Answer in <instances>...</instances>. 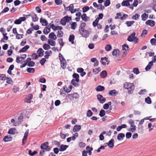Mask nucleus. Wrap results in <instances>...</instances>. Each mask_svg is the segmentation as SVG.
Masks as SVG:
<instances>
[{
  "instance_id": "4be33fe9",
  "label": "nucleus",
  "mask_w": 156,
  "mask_h": 156,
  "mask_svg": "<svg viewBox=\"0 0 156 156\" xmlns=\"http://www.w3.org/2000/svg\"><path fill=\"white\" fill-rule=\"evenodd\" d=\"M30 48V46L28 45H26L23 48L21 49L20 50L19 53H22L26 52Z\"/></svg>"
},
{
  "instance_id": "ddd939ff",
  "label": "nucleus",
  "mask_w": 156,
  "mask_h": 156,
  "mask_svg": "<svg viewBox=\"0 0 156 156\" xmlns=\"http://www.w3.org/2000/svg\"><path fill=\"white\" fill-rule=\"evenodd\" d=\"M146 24L151 26V27L154 26L155 25V22L153 20H148L146 22Z\"/></svg>"
},
{
  "instance_id": "13d9d810",
  "label": "nucleus",
  "mask_w": 156,
  "mask_h": 156,
  "mask_svg": "<svg viewBox=\"0 0 156 156\" xmlns=\"http://www.w3.org/2000/svg\"><path fill=\"white\" fill-rule=\"evenodd\" d=\"M77 24L76 22H73L71 24V28L73 30H75Z\"/></svg>"
},
{
  "instance_id": "72a5a7b5",
  "label": "nucleus",
  "mask_w": 156,
  "mask_h": 156,
  "mask_svg": "<svg viewBox=\"0 0 156 156\" xmlns=\"http://www.w3.org/2000/svg\"><path fill=\"white\" fill-rule=\"evenodd\" d=\"M61 67L62 69H66V61L62 62L61 61L60 62Z\"/></svg>"
},
{
  "instance_id": "79ce46f5",
  "label": "nucleus",
  "mask_w": 156,
  "mask_h": 156,
  "mask_svg": "<svg viewBox=\"0 0 156 156\" xmlns=\"http://www.w3.org/2000/svg\"><path fill=\"white\" fill-rule=\"evenodd\" d=\"M122 49L123 50L126 51H129V48L128 45L126 44H124L122 45Z\"/></svg>"
},
{
  "instance_id": "393cba45",
  "label": "nucleus",
  "mask_w": 156,
  "mask_h": 156,
  "mask_svg": "<svg viewBox=\"0 0 156 156\" xmlns=\"http://www.w3.org/2000/svg\"><path fill=\"white\" fill-rule=\"evenodd\" d=\"M107 73L105 70L102 71L100 73V76L102 78H105L107 76Z\"/></svg>"
},
{
  "instance_id": "f257e3e1",
  "label": "nucleus",
  "mask_w": 156,
  "mask_h": 156,
  "mask_svg": "<svg viewBox=\"0 0 156 156\" xmlns=\"http://www.w3.org/2000/svg\"><path fill=\"white\" fill-rule=\"evenodd\" d=\"M86 25L85 23H81L79 26V31L82 37L87 38L89 36L90 33L88 30H85Z\"/></svg>"
},
{
  "instance_id": "0e129e2a",
  "label": "nucleus",
  "mask_w": 156,
  "mask_h": 156,
  "mask_svg": "<svg viewBox=\"0 0 156 156\" xmlns=\"http://www.w3.org/2000/svg\"><path fill=\"white\" fill-rule=\"evenodd\" d=\"M79 145L80 148H83L86 146V144L82 142H81L79 143Z\"/></svg>"
},
{
  "instance_id": "aec40b11",
  "label": "nucleus",
  "mask_w": 156,
  "mask_h": 156,
  "mask_svg": "<svg viewBox=\"0 0 156 156\" xmlns=\"http://www.w3.org/2000/svg\"><path fill=\"white\" fill-rule=\"evenodd\" d=\"M81 17L82 20L85 22H87L90 19V17L87 16L86 14L85 13H83L81 16Z\"/></svg>"
},
{
  "instance_id": "473e14b6",
  "label": "nucleus",
  "mask_w": 156,
  "mask_h": 156,
  "mask_svg": "<svg viewBox=\"0 0 156 156\" xmlns=\"http://www.w3.org/2000/svg\"><path fill=\"white\" fill-rule=\"evenodd\" d=\"M40 22L42 23V26L44 25L43 23H45V26H47L48 24L47 21L45 19H42V18H41L40 19Z\"/></svg>"
},
{
  "instance_id": "f3484780",
  "label": "nucleus",
  "mask_w": 156,
  "mask_h": 156,
  "mask_svg": "<svg viewBox=\"0 0 156 156\" xmlns=\"http://www.w3.org/2000/svg\"><path fill=\"white\" fill-rule=\"evenodd\" d=\"M44 51L41 48H39L37 51V53L38 54L39 57H41L44 55Z\"/></svg>"
},
{
  "instance_id": "5fc2aeb1",
  "label": "nucleus",
  "mask_w": 156,
  "mask_h": 156,
  "mask_svg": "<svg viewBox=\"0 0 156 156\" xmlns=\"http://www.w3.org/2000/svg\"><path fill=\"white\" fill-rule=\"evenodd\" d=\"M150 43L152 45H155L156 44V39L153 38L151 39Z\"/></svg>"
},
{
  "instance_id": "a18cd8bd",
  "label": "nucleus",
  "mask_w": 156,
  "mask_h": 156,
  "mask_svg": "<svg viewBox=\"0 0 156 156\" xmlns=\"http://www.w3.org/2000/svg\"><path fill=\"white\" fill-rule=\"evenodd\" d=\"M58 57H59V60L60 62H61V61L63 62H66V60L64 57L63 56L62 54L60 53H59L58 55Z\"/></svg>"
},
{
  "instance_id": "4d7b16f0",
  "label": "nucleus",
  "mask_w": 156,
  "mask_h": 156,
  "mask_svg": "<svg viewBox=\"0 0 156 156\" xmlns=\"http://www.w3.org/2000/svg\"><path fill=\"white\" fill-rule=\"evenodd\" d=\"M28 131L29 130L28 129L26 131L25 133L24 134V135L23 138L22 139V140H26L27 139L28 136Z\"/></svg>"
},
{
  "instance_id": "680f3d73",
  "label": "nucleus",
  "mask_w": 156,
  "mask_h": 156,
  "mask_svg": "<svg viewBox=\"0 0 156 156\" xmlns=\"http://www.w3.org/2000/svg\"><path fill=\"white\" fill-rule=\"evenodd\" d=\"M93 115V112L90 110H88L87 113V116L88 117H90Z\"/></svg>"
},
{
  "instance_id": "ea45409f",
  "label": "nucleus",
  "mask_w": 156,
  "mask_h": 156,
  "mask_svg": "<svg viewBox=\"0 0 156 156\" xmlns=\"http://www.w3.org/2000/svg\"><path fill=\"white\" fill-rule=\"evenodd\" d=\"M32 14H33L34 16V17H32V21L34 22H35L38 20V18L37 17V15L35 13H34L33 12H32Z\"/></svg>"
},
{
  "instance_id": "774afa93",
  "label": "nucleus",
  "mask_w": 156,
  "mask_h": 156,
  "mask_svg": "<svg viewBox=\"0 0 156 156\" xmlns=\"http://www.w3.org/2000/svg\"><path fill=\"white\" fill-rule=\"evenodd\" d=\"M55 2L57 5H61L62 2V0H55Z\"/></svg>"
},
{
  "instance_id": "338daca9",
  "label": "nucleus",
  "mask_w": 156,
  "mask_h": 156,
  "mask_svg": "<svg viewBox=\"0 0 156 156\" xmlns=\"http://www.w3.org/2000/svg\"><path fill=\"white\" fill-rule=\"evenodd\" d=\"M55 34L54 32H51L49 34L48 36V37L49 38L52 39L53 38V37H55Z\"/></svg>"
},
{
  "instance_id": "f03ea898",
  "label": "nucleus",
  "mask_w": 156,
  "mask_h": 156,
  "mask_svg": "<svg viewBox=\"0 0 156 156\" xmlns=\"http://www.w3.org/2000/svg\"><path fill=\"white\" fill-rule=\"evenodd\" d=\"M72 76L75 79H73L71 81V83L75 87H78L79 86V84L78 83L80 81L79 75L77 73H74L73 74Z\"/></svg>"
},
{
  "instance_id": "2eb2a0df",
  "label": "nucleus",
  "mask_w": 156,
  "mask_h": 156,
  "mask_svg": "<svg viewBox=\"0 0 156 156\" xmlns=\"http://www.w3.org/2000/svg\"><path fill=\"white\" fill-rule=\"evenodd\" d=\"M12 140V137L10 135H7L5 136L3 139V140L5 142L11 141Z\"/></svg>"
},
{
  "instance_id": "b1692460",
  "label": "nucleus",
  "mask_w": 156,
  "mask_h": 156,
  "mask_svg": "<svg viewBox=\"0 0 156 156\" xmlns=\"http://www.w3.org/2000/svg\"><path fill=\"white\" fill-rule=\"evenodd\" d=\"M86 149L87 153H88L89 155H91L92 154L91 151L93 150V148L92 147H90L89 146H88L86 147Z\"/></svg>"
},
{
  "instance_id": "69168bd1",
  "label": "nucleus",
  "mask_w": 156,
  "mask_h": 156,
  "mask_svg": "<svg viewBox=\"0 0 156 156\" xmlns=\"http://www.w3.org/2000/svg\"><path fill=\"white\" fill-rule=\"evenodd\" d=\"M110 0H106L104 3V5L105 7H107L109 6L110 4Z\"/></svg>"
},
{
  "instance_id": "58836bf2",
  "label": "nucleus",
  "mask_w": 156,
  "mask_h": 156,
  "mask_svg": "<svg viewBox=\"0 0 156 156\" xmlns=\"http://www.w3.org/2000/svg\"><path fill=\"white\" fill-rule=\"evenodd\" d=\"M43 48L44 50H47L49 49L51 47L48 44H43Z\"/></svg>"
},
{
  "instance_id": "423d86ee",
  "label": "nucleus",
  "mask_w": 156,
  "mask_h": 156,
  "mask_svg": "<svg viewBox=\"0 0 156 156\" xmlns=\"http://www.w3.org/2000/svg\"><path fill=\"white\" fill-rule=\"evenodd\" d=\"M97 99L99 101L101 104H103L105 102L106 98L103 97L102 95L100 94H98L97 95Z\"/></svg>"
},
{
  "instance_id": "8fccbe9b",
  "label": "nucleus",
  "mask_w": 156,
  "mask_h": 156,
  "mask_svg": "<svg viewBox=\"0 0 156 156\" xmlns=\"http://www.w3.org/2000/svg\"><path fill=\"white\" fill-rule=\"evenodd\" d=\"M23 114L21 113L20 116L18 117V121L19 123H21L23 121Z\"/></svg>"
},
{
  "instance_id": "c03bdc74",
  "label": "nucleus",
  "mask_w": 156,
  "mask_h": 156,
  "mask_svg": "<svg viewBox=\"0 0 156 156\" xmlns=\"http://www.w3.org/2000/svg\"><path fill=\"white\" fill-rule=\"evenodd\" d=\"M27 72L30 73H33L35 72V69L33 68H28L27 69Z\"/></svg>"
},
{
  "instance_id": "6e6552de",
  "label": "nucleus",
  "mask_w": 156,
  "mask_h": 156,
  "mask_svg": "<svg viewBox=\"0 0 156 156\" xmlns=\"http://www.w3.org/2000/svg\"><path fill=\"white\" fill-rule=\"evenodd\" d=\"M68 98L70 99L73 98L77 99L79 98V96L78 94L76 93H74L73 94H68Z\"/></svg>"
},
{
  "instance_id": "37998d69",
  "label": "nucleus",
  "mask_w": 156,
  "mask_h": 156,
  "mask_svg": "<svg viewBox=\"0 0 156 156\" xmlns=\"http://www.w3.org/2000/svg\"><path fill=\"white\" fill-rule=\"evenodd\" d=\"M145 102L146 103L150 104L151 103L152 101L151 98L149 97L145 98Z\"/></svg>"
},
{
  "instance_id": "7ed1b4c3",
  "label": "nucleus",
  "mask_w": 156,
  "mask_h": 156,
  "mask_svg": "<svg viewBox=\"0 0 156 156\" xmlns=\"http://www.w3.org/2000/svg\"><path fill=\"white\" fill-rule=\"evenodd\" d=\"M72 20V17L66 16L63 17L60 20V23L62 25H65L67 22H69Z\"/></svg>"
},
{
  "instance_id": "a211bd4d",
  "label": "nucleus",
  "mask_w": 156,
  "mask_h": 156,
  "mask_svg": "<svg viewBox=\"0 0 156 156\" xmlns=\"http://www.w3.org/2000/svg\"><path fill=\"white\" fill-rule=\"evenodd\" d=\"M59 147L60 151H63L69 147V146L66 145L61 144Z\"/></svg>"
},
{
  "instance_id": "4468645a",
  "label": "nucleus",
  "mask_w": 156,
  "mask_h": 156,
  "mask_svg": "<svg viewBox=\"0 0 156 156\" xmlns=\"http://www.w3.org/2000/svg\"><path fill=\"white\" fill-rule=\"evenodd\" d=\"M120 51L118 49H115L113 50L112 52V55L114 56L117 57L119 56Z\"/></svg>"
},
{
  "instance_id": "39448f33",
  "label": "nucleus",
  "mask_w": 156,
  "mask_h": 156,
  "mask_svg": "<svg viewBox=\"0 0 156 156\" xmlns=\"http://www.w3.org/2000/svg\"><path fill=\"white\" fill-rule=\"evenodd\" d=\"M121 5L123 6L129 7V9H133V6L130 4L128 0H123L121 3Z\"/></svg>"
},
{
  "instance_id": "bb28decb",
  "label": "nucleus",
  "mask_w": 156,
  "mask_h": 156,
  "mask_svg": "<svg viewBox=\"0 0 156 156\" xmlns=\"http://www.w3.org/2000/svg\"><path fill=\"white\" fill-rule=\"evenodd\" d=\"M51 27H46L44 29L43 32L44 34H48L50 31V28Z\"/></svg>"
},
{
  "instance_id": "49530a36",
  "label": "nucleus",
  "mask_w": 156,
  "mask_h": 156,
  "mask_svg": "<svg viewBox=\"0 0 156 156\" xmlns=\"http://www.w3.org/2000/svg\"><path fill=\"white\" fill-rule=\"evenodd\" d=\"M57 36L58 37H60L63 36V31L61 30L58 31L57 32Z\"/></svg>"
},
{
  "instance_id": "4c0bfd02",
  "label": "nucleus",
  "mask_w": 156,
  "mask_h": 156,
  "mask_svg": "<svg viewBox=\"0 0 156 156\" xmlns=\"http://www.w3.org/2000/svg\"><path fill=\"white\" fill-rule=\"evenodd\" d=\"M48 43L51 46H55V41L51 39H48Z\"/></svg>"
},
{
  "instance_id": "052dcab7",
  "label": "nucleus",
  "mask_w": 156,
  "mask_h": 156,
  "mask_svg": "<svg viewBox=\"0 0 156 156\" xmlns=\"http://www.w3.org/2000/svg\"><path fill=\"white\" fill-rule=\"evenodd\" d=\"M133 72L136 75L140 73L139 69L137 68H135L133 69Z\"/></svg>"
},
{
  "instance_id": "6e6d98bb",
  "label": "nucleus",
  "mask_w": 156,
  "mask_h": 156,
  "mask_svg": "<svg viewBox=\"0 0 156 156\" xmlns=\"http://www.w3.org/2000/svg\"><path fill=\"white\" fill-rule=\"evenodd\" d=\"M90 9V7L88 6H85L82 8L83 12H85Z\"/></svg>"
},
{
  "instance_id": "a878e982",
  "label": "nucleus",
  "mask_w": 156,
  "mask_h": 156,
  "mask_svg": "<svg viewBox=\"0 0 156 156\" xmlns=\"http://www.w3.org/2000/svg\"><path fill=\"white\" fill-rule=\"evenodd\" d=\"M75 39V36L73 34H71L69 35V41L71 42L72 44H74V40Z\"/></svg>"
},
{
  "instance_id": "6ab92c4d",
  "label": "nucleus",
  "mask_w": 156,
  "mask_h": 156,
  "mask_svg": "<svg viewBox=\"0 0 156 156\" xmlns=\"http://www.w3.org/2000/svg\"><path fill=\"white\" fill-rule=\"evenodd\" d=\"M16 130V129L15 128H12L10 129L8 133L9 134L14 135L16 133H17L18 132H16L15 131Z\"/></svg>"
},
{
  "instance_id": "c9c22d12",
  "label": "nucleus",
  "mask_w": 156,
  "mask_h": 156,
  "mask_svg": "<svg viewBox=\"0 0 156 156\" xmlns=\"http://www.w3.org/2000/svg\"><path fill=\"white\" fill-rule=\"evenodd\" d=\"M131 127L133 128H130L128 129V130L130 132H134L136 129V126L135 125H130Z\"/></svg>"
},
{
  "instance_id": "864d4df0",
  "label": "nucleus",
  "mask_w": 156,
  "mask_h": 156,
  "mask_svg": "<svg viewBox=\"0 0 156 156\" xmlns=\"http://www.w3.org/2000/svg\"><path fill=\"white\" fill-rule=\"evenodd\" d=\"M35 62L33 61H31L28 62L27 64V66L30 67H33L35 65Z\"/></svg>"
},
{
  "instance_id": "2f4dec72",
  "label": "nucleus",
  "mask_w": 156,
  "mask_h": 156,
  "mask_svg": "<svg viewBox=\"0 0 156 156\" xmlns=\"http://www.w3.org/2000/svg\"><path fill=\"white\" fill-rule=\"evenodd\" d=\"M141 17H142V20L145 21L146 20V19L147 18L148 15L145 13L141 15Z\"/></svg>"
},
{
  "instance_id": "412c9836",
  "label": "nucleus",
  "mask_w": 156,
  "mask_h": 156,
  "mask_svg": "<svg viewBox=\"0 0 156 156\" xmlns=\"http://www.w3.org/2000/svg\"><path fill=\"white\" fill-rule=\"evenodd\" d=\"M81 128L80 125H75L73 128V131L74 132H78L81 129Z\"/></svg>"
},
{
  "instance_id": "dca6fc26",
  "label": "nucleus",
  "mask_w": 156,
  "mask_h": 156,
  "mask_svg": "<svg viewBox=\"0 0 156 156\" xmlns=\"http://www.w3.org/2000/svg\"><path fill=\"white\" fill-rule=\"evenodd\" d=\"M134 88V84L131 86L129 87V88H128L127 89L128 90V94H132L133 92Z\"/></svg>"
},
{
  "instance_id": "a19ab883",
  "label": "nucleus",
  "mask_w": 156,
  "mask_h": 156,
  "mask_svg": "<svg viewBox=\"0 0 156 156\" xmlns=\"http://www.w3.org/2000/svg\"><path fill=\"white\" fill-rule=\"evenodd\" d=\"M135 22L134 21H126L125 23L127 25L128 27H129L131 26V25L133 24Z\"/></svg>"
},
{
  "instance_id": "1a4fd4ad",
  "label": "nucleus",
  "mask_w": 156,
  "mask_h": 156,
  "mask_svg": "<svg viewBox=\"0 0 156 156\" xmlns=\"http://www.w3.org/2000/svg\"><path fill=\"white\" fill-rule=\"evenodd\" d=\"M49 25L50 26V27L53 30H61L63 29V28L62 26H56L53 24H51V23H50Z\"/></svg>"
},
{
  "instance_id": "c756f323",
  "label": "nucleus",
  "mask_w": 156,
  "mask_h": 156,
  "mask_svg": "<svg viewBox=\"0 0 156 156\" xmlns=\"http://www.w3.org/2000/svg\"><path fill=\"white\" fill-rule=\"evenodd\" d=\"M153 63H152L151 62H149L148 65L145 68V70L146 71H148L149 70H150L152 66L153 65Z\"/></svg>"
},
{
  "instance_id": "bf43d9fd",
  "label": "nucleus",
  "mask_w": 156,
  "mask_h": 156,
  "mask_svg": "<svg viewBox=\"0 0 156 156\" xmlns=\"http://www.w3.org/2000/svg\"><path fill=\"white\" fill-rule=\"evenodd\" d=\"M9 9L8 7H6L0 13V15H1L2 14L7 12L8 11H9Z\"/></svg>"
},
{
  "instance_id": "09e8293b",
  "label": "nucleus",
  "mask_w": 156,
  "mask_h": 156,
  "mask_svg": "<svg viewBox=\"0 0 156 156\" xmlns=\"http://www.w3.org/2000/svg\"><path fill=\"white\" fill-rule=\"evenodd\" d=\"M74 6L73 4H71L69 6L66 8L67 10L69 11H71L73 9Z\"/></svg>"
},
{
  "instance_id": "9d476101",
  "label": "nucleus",
  "mask_w": 156,
  "mask_h": 156,
  "mask_svg": "<svg viewBox=\"0 0 156 156\" xmlns=\"http://www.w3.org/2000/svg\"><path fill=\"white\" fill-rule=\"evenodd\" d=\"M136 33L135 32L129 35L128 37L127 40L129 42H132L134 41V38L135 36Z\"/></svg>"
},
{
  "instance_id": "3c124183",
  "label": "nucleus",
  "mask_w": 156,
  "mask_h": 156,
  "mask_svg": "<svg viewBox=\"0 0 156 156\" xmlns=\"http://www.w3.org/2000/svg\"><path fill=\"white\" fill-rule=\"evenodd\" d=\"M112 48L111 45L109 44H107L105 47V49L107 51H109L111 50Z\"/></svg>"
},
{
  "instance_id": "603ef678",
  "label": "nucleus",
  "mask_w": 156,
  "mask_h": 156,
  "mask_svg": "<svg viewBox=\"0 0 156 156\" xmlns=\"http://www.w3.org/2000/svg\"><path fill=\"white\" fill-rule=\"evenodd\" d=\"M140 16L139 14L138 13H136L134 15H133L132 16V19L134 20H136L137 19H139V17Z\"/></svg>"
},
{
  "instance_id": "5701e85b",
  "label": "nucleus",
  "mask_w": 156,
  "mask_h": 156,
  "mask_svg": "<svg viewBox=\"0 0 156 156\" xmlns=\"http://www.w3.org/2000/svg\"><path fill=\"white\" fill-rule=\"evenodd\" d=\"M125 136L124 134L122 133H119L117 136V139L118 140H122Z\"/></svg>"
},
{
  "instance_id": "c85d7f7f",
  "label": "nucleus",
  "mask_w": 156,
  "mask_h": 156,
  "mask_svg": "<svg viewBox=\"0 0 156 156\" xmlns=\"http://www.w3.org/2000/svg\"><path fill=\"white\" fill-rule=\"evenodd\" d=\"M133 84V83H130L129 82H125L124 84L123 87L125 89H127L128 88H129V87L131 86Z\"/></svg>"
},
{
  "instance_id": "e433bc0d",
  "label": "nucleus",
  "mask_w": 156,
  "mask_h": 156,
  "mask_svg": "<svg viewBox=\"0 0 156 156\" xmlns=\"http://www.w3.org/2000/svg\"><path fill=\"white\" fill-rule=\"evenodd\" d=\"M105 115V112L103 109H101L99 112V115L100 117H104Z\"/></svg>"
},
{
  "instance_id": "e2e57ef3",
  "label": "nucleus",
  "mask_w": 156,
  "mask_h": 156,
  "mask_svg": "<svg viewBox=\"0 0 156 156\" xmlns=\"http://www.w3.org/2000/svg\"><path fill=\"white\" fill-rule=\"evenodd\" d=\"M46 61V59H45L44 58H42L41 60L40 61V62L41 65L42 66H43L44 65L45 62Z\"/></svg>"
},
{
  "instance_id": "f704fd0d",
  "label": "nucleus",
  "mask_w": 156,
  "mask_h": 156,
  "mask_svg": "<svg viewBox=\"0 0 156 156\" xmlns=\"http://www.w3.org/2000/svg\"><path fill=\"white\" fill-rule=\"evenodd\" d=\"M101 71V68L100 67L96 68L93 70V72L94 73V74H98Z\"/></svg>"
},
{
  "instance_id": "f8f14e48",
  "label": "nucleus",
  "mask_w": 156,
  "mask_h": 156,
  "mask_svg": "<svg viewBox=\"0 0 156 156\" xmlns=\"http://www.w3.org/2000/svg\"><path fill=\"white\" fill-rule=\"evenodd\" d=\"M118 92L115 89L110 90L109 91L108 94L110 96H115L117 95Z\"/></svg>"
},
{
  "instance_id": "9b49d317",
  "label": "nucleus",
  "mask_w": 156,
  "mask_h": 156,
  "mask_svg": "<svg viewBox=\"0 0 156 156\" xmlns=\"http://www.w3.org/2000/svg\"><path fill=\"white\" fill-rule=\"evenodd\" d=\"M114 140L112 138L110 140L108 143H106L105 144H106L109 147L112 148L114 146Z\"/></svg>"
},
{
  "instance_id": "7c9ffc66",
  "label": "nucleus",
  "mask_w": 156,
  "mask_h": 156,
  "mask_svg": "<svg viewBox=\"0 0 156 156\" xmlns=\"http://www.w3.org/2000/svg\"><path fill=\"white\" fill-rule=\"evenodd\" d=\"M111 105V102H108L107 103H105L104 105L103 106V108L105 110L109 108L110 105Z\"/></svg>"
},
{
  "instance_id": "de8ad7c7",
  "label": "nucleus",
  "mask_w": 156,
  "mask_h": 156,
  "mask_svg": "<svg viewBox=\"0 0 156 156\" xmlns=\"http://www.w3.org/2000/svg\"><path fill=\"white\" fill-rule=\"evenodd\" d=\"M37 153V151H34L33 152H32L31 150H29L28 152L29 154L31 156H34V155L36 154Z\"/></svg>"
},
{
  "instance_id": "cd10ccee",
  "label": "nucleus",
  "mask_w": 156,
  "mask_h": 156,
  "mask_svg": "<svg viewBox=\"0 0 156 156\" xmlns=\"http://www.w3.org/2000/svg\"><path fill=\"white\" fill-rule=\"evenodd\" d=\"M105 87L101 85H98L96 88V90L97 91H101L105 90Z\"/></svg>"
},
{
  "instance_id": "20e7f679",
  "label": "nucleus",
  "mask_w": 156,
  "mask_h": 156,
  "mask_svg": "<svg viewBox=\"0 0 156 156\" xmlns=\"http://www.w3.org/2000/svg\"><path fill=\"white\" fill-rule=\"evenodd\" d=\"M48 142H46L41 144L40 148L42 150H44L47 151H49L51 150V147L48 146Z\"/></svg>"
},
{
  "instance_id": "0eeeda50",
  "label": "nucleus",
  "mask_w": 156,
  "mask_h": 156,
  "mask_svg": "<svg viewBox=\"0 0 156 156\" xmlns=\"http://www.w3.org/2000/svg\"><path fill=\"white\" fill-rule=\"evenodd\" d=\"M26 20V18L25 17H20L18 19H16L14 21V24H20L22 21H24Z\"/></svg>"
}]
</instances>
